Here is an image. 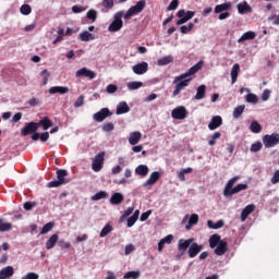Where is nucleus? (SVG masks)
<instances>
[{
    "label": "nucleus",
    "instance_id": "f257e3e1",
    "mask_svg": "<svg viewBox=\"0 0 279 279\" xmlns=\"http://www.w3.org/2000/svg\"><path fill=\"white\" fill-rule=\"evenodd\" d=\"M146 2L145 0H140L135 5L131 7L126 12L119 11L113 14V21L108 26V32L116 33L121 32L123 28V19L125 21H130L132 16H136V14H141L143 10H145Z\"/></svg>",
    "mask_w": 279,
    "mask_h": 279
},
{
    "label": "nucleus",
    "instance_id": "f03ea898",
    "mask_svg": "<svg viewBox=\"0 0 279 279\" xmlns=\"http://www.w3.org/2000/svg\"><path fill=\"white\" fill-rule=\"evenodd\" d=\"M199 69H202V62L196 63L195 65L190 68L187 72L174 77L173 80L174 90L172 93V97H178L181 90H184L186 86L191 84V81L193 80V75L197 73Z\"/></svg>",
    "mask_w": 279,
    "mask_h": 279
},
{
    "label": "nucleus",
    "instance_id": "7ed1b4c3",
    "mask_svg": "<svg viewBox=\"0 0 279 279\" xmlns=\"http://www.w3.org/2000/svg\"><path fill=\"white\" fill-rule=\"evenodd\" d=\"M209 247L215 250L216 256H223L228 252V242L221 240V235L216 233L209 238Z\"/></svg>",
    "mask_w": 279,
    "mask_h": 279
},
{
    "label": "nucleus",
    "instance_id": "20e7f679",
    "mask_svg": "<svg viewBox=\"0 0 279 279\" xmlns=\"http://www.w3.org/2000/svg\"><path fill=\"white\" fill-rule=\"evenodd\" d=\"M66 175H69V172H66V170H58L57 180L50 181L48 183L49 189H56L58 186H62V184H66Z\"/></svg>",
    "mask_w": 279,
    "mask_h": 279
},
{
    "label": "nucleus",
    "instance_id": "39448f33",
    "mask_svg": "<svg viewBox=\"0 0 279 279\" xmlns=\"http://www.w3.org/2000/svg\"><path fill=\"white\" fill-rule=\"evenodd\" d=\"M105 156H106V153L100 151L94 157L93 162H92V169L96 173H99V171H101L104 169Z\"/></svg>",
    "mask_w": 279,
    "mask_h": 279
},
{
    "label": "nucleus",
    "instance_id": "423d86ee",
    "mask_svg": "<svg viewBox=\"0 0 279 279\" xmlns=\"http://www.w3.org/2000/svg\"><path fill=\"white\" fill-rule=\"evenodd\" d=\"M177 16L180 19L177 22V25H184V23H189V21L195 16V12L181 9L178 11Z\"/></svg>",
    "mask_w": 279,
    "mask_h": 279
},
{
    "label": "nucleus",
    "instance_id": "0eeeda50",
    "mask_svg": "<svg viewBox=\"0 0 279 279\" xmlns=\"http://www.w3.org/2000/svg\"><path fill=\"white\" fill-rule=\"evenodd\" d=\"M263 143H264L266 149L276 147V145L279 144V134L274 133L271 135H265L263 137Z\"/></svg>",
    "mask_w": 279,
    "mask_h": 279
},
{
    "label": "nucleus",
    "instance_id": "6e6552de",
    "mask_svg": "<svg viewBox=\"0 0 279 279\" xmlns=\"http://www.w3.org/2000/svg\"><path fill=\"white\" fill-rule=\"evenodd\" d=\"M187 114H189V111L184 106L177 107L171 111L172 119H175L177 121L184 120L187 117Z\"/></svg>",
    "mask_w": 279,
    "mask_h": 279
},
{
    "label": "nucleus",
    "instance_id": "1a4fd4ad",
    "mask_svg": "<svg viewBox=\"0 0 279 279\" xmlns=\"http://www.w3.org/2000/svg\"><path fill=\"white\" fill-rule=\"evenodd\" d=\"M36 132H38V122L26 123L21 130L22 136H29V134H34Z\"/></svg>",
    "mask_w": 279,
    "mask_h": 279
},
{
    "label": "nucleus",
    "instance_id": "9d476101",
    "mask_svg": "<svg viewBox=\"0 0 279 279\" xmlns=\"http://www.w3.org/2000/svg\"><path fill=\"white\" fill-rule=\"evenodd\" d=\"M238 180H241V177L235 175V177L231 178V179L227 182V184H226V186H225V190H223V195H225V197H231V195H232V189H234V187H232V186H234V184H236Z\"/></svg>",
    "mask_w": 279,
    "mask_h": 279
},
{
    "label": "nucleus",
    "instance_id": "9b49d317",
    "mask_svg": "<svg viewBox=\"0 0 279 279\" xmlns=\"http://www.w3.org/2000/svg\"><path fill=\"white\" fill-rule=\"evenodd\" d=\"M112 113L110 112V109L102 108L100 111L94 113L93 119L94 121H97V123H101V121L108 119V117H111Z\"/></svg>",
    "mask_w": 279,
    "mask_h": 279
},
{
    "label": "nucleus",
    "instance_id": "f8f14e48",
    "mask_svg": "<svg viewBox=\"0 0 279 279\" xmlns=\"http://www.w3.org/2000/svg\"><path fill=\"white\" fill-rule=\"evenodd\" d=\"M75 77H87L88 80H95L97 74L93 70L82 68L75 72Z\"/></svg>",
    "mask_w": 279,
    "mask_h": 279
},
{
    "label": "nucleus",
    "instance_id": "ddd939ff",
    "mask_svg": "<svg viewBox=\"0 0 279 279\" xmlns=\"http://www.w3.org/2000/svg\"><path fill=\"white\" fill-rule=\"evenodd\" d=\"M148 69H149V64L145 61L132 66V71L133 73H135V75H145Z\"/></svg>",
    "mask_w": 279,
    "mask_h": 279
},
{
    "label": "nucleus",
    "instance_id": "4468645a",
    "mask_svg": "<svg viewBox=\"0 0 279 279\" xmlns=\"http://www.w3.org/2000/svg\"><path fill=\"white\" fill-rule=\"evenodd\" d=\"M202 250H204L203 245L192 242V244L190 245V247L187 250V254H189L190 258H195V256H197V254H199V252H202Z\"/></svg>",
    "mask_w": 279,
    "mask_h": 279
},
{
    "label": "nucleus",
    "instance_id": "2eb2a0df",
    "mask_svg": "<svg viewBox=\"0 0 279 279\" xmlns=\"http://www.w3.org/2000/svg\"><path fill=\"white\" fill-rule=\"evenodd\" d=\"M232 10V2H225L222 4H217L214 9L215 14H221L223 12H230Z\"/></svg>",
    "mask_w": 279,
    "mask_h": 279
},
{
    "label": "nucleus",
    "instance_id": "dca6fc26",
    "mask_svg": "<svg viewBox=\"0 0 279 279\" xmlns=\"http://www.w3.org/2000/svg\"><path fill=\"white\" fill-rule=\"evenodd\" d=\"M193 241H194V239H189V240L181 239V240H179V243H178L179 252H182V254H184L186 252V250L189 247H191V245L193 244Z\"/></svg>",
    "mask_w": 279,
    "mask_h": 279
},
{
    "label": "nucleus",
    "instance_id": "f3484780",
    "mask_svg": "<svg viewBox=\"0 0 279 279\" xmlns=\"http://www.w3.org/2000/svg\"><path fill=\"white\" fill-rule=\"evenodd\" d=\"M223 123V119H221V116H215L211 118V121L208 124L209 130L214 131L217 130V128H221Z\"/></svg>",
    "mask_w": 279,
    "mask_h": 279
},
{
    "label": "nucleus",
    "instance_id": "a211bd4d",
    "mask_svg": "<svg viewBox=\"0 0 279 279\" xmlns=\"http://www.w3.org/2000/svg\"><path fill=\"white\" fill-rule=\"evenodd\" d=\"M254 210H256V205L254 204L247 205L241 213V221H246L247 217H250V215H252Z\"/></svg>",
    "mask_w": 279,
    "mask_h": 279
},
{
    "label": "nucleus",
    "instance_id": "6ab92c4d",
    "mask_svg": "<svg viewBox=\"0 0 279 279\" xmlns=\"http://www.w3.org/2000/svg\"><path fill=\"white\" fill-rule=\"evenodd\" d=\"M142 137L143 134L140 131L131 132L129 135L130 145H138V143H141Z\"/></svg>",
    "mask_w": 279,
    "mask_h": 279
},
{
    "label": "nucleus",
    "instance_id": "aec40b11",
    "mask_svg": "<svg viewBox=\"0 0 279 279\" xmlns=\"http://www.w3.org/2000/svg\"><path fill=\"white\" fill-rule=\"evenodd\" d=\"M14 276V267L5 266L0 270V279H8Z\"/></svg>",
    "mask_w": 279,
    "mask_h": 279
},
{
    "label": "nucleus",
    "instance_id": "412c9836",
    "mask_svg": "<svg viewBox=\"0 0 279 279\" xmlns=\"http://www.w3.org/2000/svg\"><path fill=\"white\" fill-rule=\"evenodd\" d=\"M239 14H251L252 7L248 5L247 1H242L236 5Z\"/></svg>",
    "mask_w": 279,
    "mask_h": 279
},
{
    "label": "nucleus",
    "instance_id": "4be33fe9",
    "mask_svg": "<svg viewBox=\"0 0 279 279\" xmlns=\"http://www.w3.org/2000/svg\"><path fill=\"white\" fill-rule=\"evenodd\" d=\"M158 180H160V172L155 171L146 180V182L144 183V186H154V184L157 183Z\"/></svg>",
    "mask_w": 279,
    "mask_h": 279
},
{
    "label": "nucleus",
    "instance_id": "5701e85b",
    "mask_svg": "<svg viewBox=\"0 0 279 279\" xmlns=\"http://www.w3.org/2000/svg\"><path fill=\"white\" fill-rule=\"evenodd\" d=\"M66 93H69V87L66 86H53L49 88V94L50 95H66Z\"/></svg>",
    "mask_w": 279,
    "mask_h": 279
},
{
    "label": "nucleus",
    "instance_id": "b1692460",
    "mask_svg": "<svg viewBox=\"0 0 279 279\" xmlns=\"http://www.w3.org/2000/svg\"><path fill=\"white\" fill-rule=\"evenodd\" d=\"M123 199H124L123 194L117 192V193H113V194L111 195L109 202H110V204H111L112 206H119V204H122V203H123Z\"/></svg>",
    "mask_w": 279,
    "mask_h": 279
},
{
    "label": "nucleus",
    "instance_id": "393cba45",
    "mask_svg": "<svg viewBox=\"0 0 279 279\" xmlns=\"http://www.w3.org/2000/svg\"><path fill=\"white\" fill-rule=\"evenodd\" d=\"M239 73H241V65H239V63H235L231 69V84H236Z\"/></svg>",
    "mask_w": 279,
    "mask_h": 279
},
{
    "label": "nucleus",
    "instance_id": "a878e982",
    "mask_svg": "<svg viewBox=\"0 0 279 279\" xmlns=\"http://www.w3.org/2000/svg\"><path fill=\"white\" fill-rule=\"evenodd\" d=\"M130 111V106L128 102L122 101L117 106L116 114H126Z\"/></svg>",
    "mask_w": 279,
    "mask_h": 279
},
{
    "label": "nucleus",
    "instance_id": "bb28decb",
    "mask_svg": "<svg viewBox=\"0 0 279 279\" xmlns=\"http://www.w3.org/2000/svg\"><path fill=\"white\" fill-rule=\"evenodd\" d=\"M78 38L80 40H82V43L95 40V36L93 35V33H89L88 31L80 33Z\"/></svg>",
    "mask_w": 279,
    "mask_h": 279
},
{
    "label": "nucleus",
    "instance_id": "cd10ccee",
    "mask_svg": "<svg viewBox=\"0 0 279 279\" xmlns=\"http://www.w3.org/2000/svg\"><path fill=\"white\" fill-rule=\"evenodd\" d=\"M38 128H43V130L47 131L49 128H53V123L47 117L43 118L39 122H37Z\"/></svg>",
    "mask_w": 279,
    "mask_h": 279
},
{
    "label": "nucleus",
    "instance_id": "c85d7f7f",
    "mask_svg": "<svg viewBox=\"0 0 279 279\" xmlns=\"http://www.w3.org/2000/svg\"><path fill=\"white\" fill-rule=\"evenodd\" d=\"M199 221V216L197 214H192L189 219V223L185 226L186 230H191L193 226H197Z\"/></svg>",
    "mask_w": 279,
    "mask_h": 279
},
{
    "label": "nucleus",
    "instance_id": "c756f323",
    "mask_svg": "<svg viewBox=\"0 0 279 279\" xmlns=\"http://www.w3.org/2000/svg\"><path fill=\"white\" fill-rule=\"evenodd\" d=\"M58 234H52L46 242V250H53L56 247V243H58Z\"/></svg>",
    "mask_w": 279,
    "mask_h": 279
},
{
    "label": "nucleus",
    "instance_id": "7c9ffc66",
    "mask_svg": "<svg viewBox=\"0 0 279 279\" xmlns=\"http://www.w3.org/2000/svg\"><path fill=\"white\" fill-rule=\"evenodd\" d=\"M223 220H218L217 222H214L213 220L207 221V227L209 230H220V228H223Z\"/></svg>",
    "mask_w": 279,
    "mask_h": 279
},
{
    "label": "nucleus",
    "instance_id": "2f4dec72",
    "mask_svg": "<svg viewBox=\"0 0 279 279\" xmlns=\"http://www.w3.org/2000/svg\"><path fill=\"white\" fill-rule=\"evenodd\" d=\"M254 38H256V34L252 31H248L238 39V43H245V40H254Z\"/></svg>",
    "mask_w": 279,
    "mask_h": 279
},
{
    "label": "nucleus",
    "instance_id": "473e14b6",
    "mask_svg": "<svg viewBox=\"0 0 279 279\" xmlns=\"http://www.w3.org/2000/svg\"><path fill=\"white\" fill-rule=\"evenodd\" d=\"M206 97V85H199L197 87L196 95L194 96V99L199 101L201 99H204Z\"/></svg>",
    "mask_w": 279,
    "mask_h": 279
},
{
    "label": "nucleus",
    "instance_id": "72a5a7b5",
    "mask_svg": "<svg viewBox=\"0 0 279 279\" xmlns=\"http://www.w3.org/2000/svg\"><path fill=\"white\" fill-rule=\"evenodd\" d=\"M173 62V56H166L157 60L158 66H167Z\"/></svg>",
    "mask_w": 279,
    "mask_h": 279
},
{
    "label": "nucleus",
    "instance_id": "f704fd0d",
    "mask_svg": "<svg viewBox=\"0 0 279 279\" xmlns=\"http://www.w3.org/2000/svg\"><path fill=\"white\" fill-rule=\"evenodd\" d=\"M135 173L137 175H142V178H145V175H147V173H149V167H147L146 165H140L135 169Z\"/></svg>",
    "mask_w": 279,
    "mask_h": 279
},
{
    "label": "nucleus",
    "instance_id": "c9c22d12",
    "mask_svg": "<svg viewBox=\"0 0 279 279\" xmlns=\"http://www.w3.org/2000/svg\"><path fill=\"white\" fill-rule=\"evenodd\" d=\"M186 173H193V168H184L178 172V178L181 182H186Z\"/></svg>",
    "mask_w": 279,
    "mask_h": 279
},
{
    "label": "nucleus",
    "instance_id": "e433bc0d",
    "mask_svg": "<svg viewBox=\"0 0 279 279\" xmlns=\"http://www.w3.org/2000/svg\"><path fill=\"white\" fill-rule=\"evenodd\" d=\"M126 88L129 90H138V88H143V82H141V81L129 82L126 84Z\"/></svg>",
    "mask_w": 279,
    "mask_h": 279
},
{
    "label": "nucleus",
    "instance_id": "4c0bfd02",
    "mask_svg": "<svg viewBox=\"0 0 279 279\" xmlns=\"http://www.w3.org/2000/svg\"><path fill=\"white\" fill-rule=\"evenodd\" d=\"M250 130L253 132V134H260V132H263V126L260 123H258V121H253L251 123Z\"/></svg>",
    "mask_w": 279,
    "mask_h": 279
},
{
    "label": "nucleus",
    "instance_id": "58836bf2",
    "mask_svg": "<svg viewBox=\"0 0 279 279\" xmlns=\"http://www.w3.org/2000/svg\"><path fill=\"white\" fill-rule=\"evenodd\" d=\"M245 112V105H240L233 109V119H241V114Z\"/></svg>",
    "mask_w": 279,
    "mask_h": 279
},
{
    "label": "nucleus",
    "instance_id": "ea45409f",
    "mask_svg": "<svg viewBox=\"0 0 279 279\" xmlns=\"http://www.w3.org/2000/svg\"><path fill=\"white\" fill-rule=\"evenodd\" d=\"M123 278L124 279H138V278H141V271L140 270L128 271L126 274H124Z\"/></svg>",
    "mask_w": 279,
    "mask_h": 279
},
{
    "label": "nucleus",
    "instance_id": "a19ab883",
    "mask_svg": "<svg viewBox=\"0 0 279 279\" xmlns=\"http://www.w3.org/2000/svg\"><path fill=\"white\" fill-rule=\"evenodd\" d=\"M108 198L106 191H100L90 197L92 202H99V199Z\"/></svg>",
    "mask_w": 279,
    "mask_h": 279
},
{
    "label": "nucleus",
    "instance_id": "79ce46f5",
    "mask_svg": "<svg viewBox=\"0 0 279 279\" xmlns=\"http://www.w3.org/2000/svg\"><path fill=\"white\" fill-rule=\"evenodd\" d=\"M241 191H247V184L240 183L235 185L231 191V195H236V193H241Z\"/></svg>",
    "mask_w": 279,
    "mask_h": 279
},
{
    "label": "nucleus",
    "instance_id": "37998d69",
    "mask_svg": "<svg viewBox=\"0 0 279 279\" xmlns=\"http://www.w3.org/2000/svg\"><path fill=\"white\" fill-rule=\"evenodd\" d=\"M246 104H258V96L253 93H248L245 97Z\"/></svg>",
    "mask_w": 279,
    "mask_h": 279
},
{
    "label": "nucleus",
    "instance_id": "c03bdc74",
    "mask_svg": "<svg viewBox=\"0 0 279 279\" xmlns=\"http://www.w3.org/2000/svg\"><path fill=\"white\" fill-rule=\"evenodd\" d=\"M101 5L105 8L102 12H108V10H112V8H114V0H102Z\"/></svg>",
    "mask_w": 279,
    "mask_h": 279
},
{
    "label": "nucleus",
    "instance_id": "a18cd8bd",
    "mask_svg": "<svg viewBox=\"0 0 279 279\" xmlns=\"http://www.w3.org/2000/svg\"><path fill=\"white\" fill-rule=\"evenodd\" d=\"M10 230H12V223L0 219V232H10Z\"/></svg>",
    "mask_w": 279,
    "mask_h": 279
},
{
    "label": "nucleus",
    "instance_id": "49530a36",
    "mask_svg": "<svg viewBox=\"0 0 279 279\" xmlns=\"http://www.w3.org/2000/svg\"><path fill=\"white\" fill-rule=\"evenodd\" d=\"M86 16L87 19H89V21L95 23L97 21V10L90 9L89 11H87Z\"/></svg>",
    "mask_w": 279,
    "mask_h": 279
},
{
    "label": "nucleus",
    "instance_id": "de8ad7c7",
    "mask_svg": "<svg viewBox=\"0 0 279 279\" xmlns=\"http://www.w3.org/2000/svg\"><path fill=\"white\" fill-rule=\"evenodd\" d=\"M194 27H195V24L193 22H191L187 25L181 26L180 32H181V34H189V32H191V29H193Z\"/></svg>",
    "mask_w": 279,
    "mask_h": 279
},
{
    "label": "nucleus",
    "instance_id": "09e8293b",
    "mask_svg": "<svg viewBox=\"0 0 279 279\" xmlns=\"http://www.w3.org/2000/svg\"><path fill=\"white\" fill-rule=\"evenodd\" d=\"M20 12H21V14H24V16H27V15L32 14V7H29V4H23L20 8Z\"/></svg>",
    "mask_w": 279,
    "mask_h": 279
},
{
    "label": "nucleus",
    "instance_id": "8fccbe9b",
    "mask_svg": "<svg viewBox=\"0 0 279 279\" xmlns=\"http://www.w3.org/2000/svg\"><path fill=\"white\" fill-rule=\"evenodd\" d=\"M218 138H221V133L215 132L213 134L211 138L208 141V145H210V147H213V145H216Z\"/></svg>",
    "mask_w": 279,
    "mask_h": 279
},
{
    "label": "nucleus",
    "instance_id": "3c124183",
    "mask_svg": "<svg viewBox=\"0 0 279 279\" xmlns=\"http://www.w3.org/2000/svg\"><path fill=\"white\" fill-rule=\"evenodd\" d=\"M109 232H112V226L106 225L100 231V238L104 239L105 236H108Z\"/></svg>",
    "mask_w": 279,
    "mask_h": 279
},
{
    "label": "nucleus",
    "instance_id": "603ef678",
    "mask_svg": "<svg viewBox=\"0 0 279 279\" xmlns=\"http://www.w3.org/2000/svg\"><path fill=\"white\" fill-rule=\"evenodd\" d=\"M262 149H263V143H260V142H256L251 145V151L253 154H256L257 151H260Z\"/></svg>",
    "mask_w": 279,
    "mask_h": 279
},
{
    "label": "nucleus",
    "instance_id": "864d4df0",
    "mask_svg": "<svg viewBox=\"0 0 279 279\" xmlns=\"http://www.w3.org/2000/svg\"><path fill=\"white\" fill-rule=\"evenodd\" d=\"M50 73L48 70H43L40 72V76L43 77L44 86H47V82H49Z\"/></svg>",
    "mask_w": 279,
    "mask_h": 279
},
{
    "label": "nucleus",
    "instance_id": "5fc2aeb1",
    "mask_svg": "<svg viewBox=\"0 0 279 279\" xmlns=\"http://www.w3.org/2000/svg\"><path fill=\"white\" fill-rule=\"evenodd\" d=\"M51 230H53V222H48L43 227L40 234H47V232H51Z\"/></svg>",
    "mask_w": 279,
    "mask_h": 279
},
{
    "label": "nucleus",
    "instance_id": "6e6d98bb",
    "mask_svg": "<svg viewBox=\"0 0 279 279\" xmlns=\"http://www.w3.org/2000/svg\"><path fill=\"white\" fill-rule=\"evenodd\" d=\"M62 38H64V29H63V28H59V29H58V36H57V38L52 41V45H57V43L62 41Z\"/></svg>",
    "mask_w": 279,
    "mask_h": 279
},
{
    "label": "nucleus",
    "instance_id": "4d7b16f0",
    "mask_svg": "<svg viewBox=\"0 0 279 279\" xmlns=\"http://www.w3.org/2000/svg\"><path fill=\"white\" fill-rule=\"evenodd\" d=\"M72 12H73L74 14H82V12H86V7L73 5V7H72Z\"/></svg>",
    "mask_w": 279,
    "mask_h": 279
},
{
    "label": "nucleus",
    "instance_id": "13d9d810",
    "mask_svg": "<svg viewBox=\"0 0 279 279\" xmlns=\"http://www.w3.org/2000/svg\"><path fill=\"white\" fill-rule=\"evenodd\" d=\"M58 245H59V247H60L61 250H69V248H71V242H66V241H64V240H60V241L58 242Z\"/></svg>",
    "mask_w": 279,
    "mask_h": 279
},
{
    "label": "nucleus",
    "instance_id": "bf43d9fd",
    "mask_svg": "<svg viewBox=\"0 0 279 279\" xmlns=\"http://www.w3.org/2000/svg\"><path fill=\"white\" fill-rule=\"evenodd\" d=\"M106 90H107V93H108L109 95H114V93H116L117 90H119V87H117V85H114V84H109V85L107 86Z\"/></svg>",
    "mask_w": 279,
    "mask_h": 279
},
{
    "label": "nucleus",
    "instance_id": "052dcab7",
    "mask_svg": "<svg viewBox=\"0 0 279 279\" xmlns=\"http://www.w3.org/2000/svg\"><path fill=\"white\" fill-rule=\"evenodd\" d=\"M270 97H271V90L265 89L262 94V101H269Z\"/></svg>",
    "mask_w": 279,
    "mask_h": 279
},
{
    "label": "nucleus",
    "instance_id": "680f3d73",
    "mask_svg": "<svg viewBox=\"0 0 279 279\" xmlns=\"http://www.w3.org/2000/svg\"><path fill=\"white\" fill-rule=\"evenodd\" d=\"M112 130H114V124L112 122H108L102 125L104 132H112Z\"/></svg>",
    "mask_w": 279,
    "mask_h": 279
},
{
    "label": "nucleus",
    "instance_id": "e2e57ef3",
    "mask_svg": "<svg viewBox=\"0 0 279 279\" xmlns=\"http://www.w3.org/2000/svg\"><path fill=\"white\" fill-rule=\"evenodd\" d=\"M178 5H180V1L178 0H172L170 2V4L168 5L167 10L171 11V10H178Z\"/></svg>",
    "mask_w": 279,
    "mask_h": 279
},
{
    "label": "nucleus",
    "instance_id": "0e129e2a",
    "mask_svg": "<svg viewBox=\"0 0 279 279\" xmlns=\"http://www.w3.org/2000/svg\"><path fill=\"white\" fill-rule=\"evenodd\" d=\"M84 106V95H81L74 102V108H82Z\"/></svg>",
    "mask_w": 279,
    "mask_h": 279
},
{
    "label": "nucleus",
    "instance_id": "69168bd1",
    "mask_svg": "<svg viewBox=\"0 0 279 279\" xmlns=\"http://www.w3.org/2000/svg\"><path fill=\"white\" fill-rule=\"evenodd\" d=\"M163 245H171L173 243V234H169L166 238L161 239Z\"/></svg>",
    "mask_w": 279,
    "mask_h": 279
},
{
    "label": "nucleus",
    "instance_id": "338daca9",
    "mask_svg": "<svg viewBox=\"0 0 279 279\" xmlns=\"http://www.w3.org/2000/svg\"><path fill=\"white\" fill-rule=\"evenodd\" d=\"M40 276L36 272H27L22 279H38Z\"/></svg>",
    "mask_w": 279,
    "mask_h": 279
},
{
    "label": "nucleus",
    "instance_id": "774afa93",
    "mask_svg": "<svg viewBox=\"0 0 279 279\" xmlns=\"http://www.w3.org/2000/svg\"><path fill=\"white\" fill-rule=\"evenodd\" d=\"M270 182H271V184H278V182H279V170H277V171L274 173V175H272Z\"/></svg>",
    "mask_w": 279,
    "mask_h": 279
}]
</instances>
